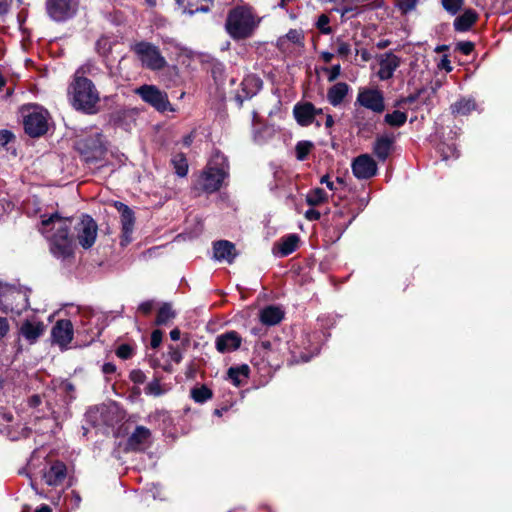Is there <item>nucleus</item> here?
Here are the masks:
<instances>
[{
    "instance_id": "f257e3e1",
    "label": "nucleus",
    "mask_w": 512,
    "mask_h": 512,
    "mask_svg": "<svg viewBox=\"0 0 512 512\" xmlns=\"http://www.w3.org/2000/svg\"><path fill=\"white\" fill-rule=\"evenodd\" d=\"M40 233L49 242L50 252L54 257L66 260L74 253L75 238L83 249L91 248L97 238L98 226L89 215L80 220L61 217L58 213L49 217L42 216Z\"/></svg>"
},
{
    "instance_id": "f03ea898",
    "label": "nucleus",
    "mask_w": 512,
    "mask_h": 512,
    "mask_svg": "<svg viewBox=\"0 0 512 512\" xmlns=\"http://www.w3.org/2000/svg\"><path fill=\"white\" fill-rule=\"evenodd\" d=\"M259 18L249 6H237L226 17L225 30L234 40L249 38L259 25Z\"/></svg>"
},
{
    "instance_id": "7ed1b4c3",
    "label": "nucleus",
    "mask_w": 512,
    "mask_h": 512,
    "mask_svg": "<svg viewBox=\"0 0 512 512\" xmlns=\"http://www.w3.org/2000/svg\"><path fill=\"white\" fill-rule=\"evenodd\" d=\"M72 106L86 114H95L100 101L99 92L93 82L83 76L74 77L68 91Z\"/></svg>"
},
{
    "instance_id": "20e7f679",
    "label": "nucleus",
    "mask_w": 512,
    "mask_h": 512,
    "mask_svg": "<svg viewBox=\"0 0 512 512\" xmlns=\"http://www.w3.org/2000/svg\"><path fill=\"white\" fill-rule=\"evenodd\" d=\"M225 162V158L223 156H216V164L219 166H214L212 163H209L207 168L200 174L198 179L195 182V189L212 193L217 191L226 177L227 173L223 164Z\"/></svg>"
},
{
    "instance_id": "39448f33",
    "label": "nucleus",
    "mask_w": 512,
    "mask_h": 512,
    "mask_svg": "<svg viewBox=\"0 0 512 512\" xmlns=\"http://www.w3.org/2000/svg\"><path fill=\"white\" fill-rule=\"evenodd\" d=\"M75 147L86 162L98 161L106 152L103 135L97 131L79 137Z\"/></svg>"
},
{
    "instance_id": "423d86ee",
    "label": "nucleus",
    "mask_w": 512,
    "mask_h": 512,
    "mask_svg": "<svg viewBox=\"0 0 512 512\" xmlns=\"http://www.w3.org/2000/svg\"><path fill=\"white\" fill-rule=\"evenodd\" d=\"M132 50L141 61V64L150 70H161L167 65V61L161 55L159 48L152 43L146 41L138 42L133 46Z\"/></svg>"
},
{
    "instance_id": "0eeeda50",
    "label": "nucleus",
    "mask_w": 512,
    "mask_h": 512,
    "mask_svg": "<svg viewBox=\"0 0 512 512\" xmlns=\"http://www.w3.org/2000/svg\"><path fill=\"white\" fill-rule=\"evenodd\" d=\"M135 94L158 112L174 111L171 106L168 95L155 85H142L135 89Z\"/></svg>"
},
{
    "instance_id": "6e6552de",
    "label": "nucleus",
    "mask_w": 512,
    "mask_h": 512,
    "mask_svg": "<svg viewBox=\"0 0 512 512\" xmlns=\"http://www.w3.org/2000/svg\"><path fill=\"white\" fill-rule=\"evenodd\" d=\"M24 128L28 135L38 137L43 135L48 129L47 110L33 106L24 119Z\"/></svg>"
},
{
    "instance_id": "1a4fd4ad",
    "label": "nucleus",
    "mask_w": 512,
    "mask_h": 512,
    "mask_svg": "<svg viewBox=\"0 0 512 512\" xmlns=\"http://www.w3.org/2000/svg\"><path fill=\"white\" fill-rule=\"evenodd\" d=\"M356 104L380 114L385 110L384 94L377 88H360L356 98Z\"/></svg>"
},
{
    "instance_id": "9d476101",
    "label": "nucleus",
    "mask_w": 512,
    "mask_h": 512,
    "mask_svg": "<svg viewBox=\"0 0 512 512\" xmlns=\"http://www.w3.org/2000/svg\"><path fill=\"white\" fill-rule=\"evenodd\" d=\"M76 0H47L46 9L49 17L57 22L66 21L73 17L77 11Z\"/></svg>"
},
{
    "instance_id": "9b49d317",
    "label": "nucleus",
    "mask_w": 512,
    "mask_h": 512,
    "mask_svg": "<svg viewBox=\"0 0 512 512\" xmlns=\"http://www.w3.org/2000/svg\"><path fill=\"white\" fill-rule=\"evenodd\" d=\"M293 115L297 123L301 126H309L315 124L321 126L319 116L323 115L321 108H316L311 102L297 103L293 108Z\"/></svg>"
},
{
    "instance_id": "f8f14e48",
    "label": "nucleus",
    "mask_w": 512,
    "mask_h": 512,
    "mask_svg": "<svg viewBox=\"0 0 512 512\" xmlns=\"http://www.w3.org/2000/svg\"><path fill=\"white\" fill-rule=\"evenodd\" d=\"M352 172L357 179H369L376 175L377 164L368 154L356 157L352 162Z\"/></svg>"
},
{
    "instance_id": "ddd939ff",
    "label": "nucleus",
    "mask_w": 512,
    "mask_h": 512,
    "mask_svg": "<svg viewBox=\"0 0 512 512\" xmlns=\"http://www.w3.org/2000/svg\"><path fill=\"white\" fill-rule=\"evenodd\" d=\"M377 61L379 64L377 76L382 81L391 79L401 64V59L392 52L380 54L377 56Z\"/></svg>"
},
{
    "instance_id": "4468645a",
    "label": "nucleus",
    "mask_w": 512,
    "mask_h": 512,
    "mask_svg": "<svg viewBox=\"0 0 512 512\" xmlns=\"http://www.w3.org/2000/svg\"><path fill=\"white\" fill-rule=\"evenodd\" d=\"M51 337L61 349L67 348L73 339V325L70 320H59L53 326Z\"/></svg>"
},
{
    "instance_id": "2eb2a0df",
    "label": "nucleus",
    "mask_w": 512,
    "mask_h": 512,
    "mask_svg": "<svg viewBox=\"0 0 512 512\" xmlns=\"http://www.w3.org/2000/svg\"><path fill=\"white\" fill-rule=\"evenodd\" d=\"M45 325L36 318L25 319L19 328V334L29 343L34 344L44 334Z\"/></svg>"
},
{
    "instance_id": "dca6fc26",
    "label": "nucleus",
    "mask_w": 512,
    "mask_h": 512,
    "mask_svg": "<svg viewBox=\"0 0 512 512\" xmlns=\"http://www.w3.org/2000/svg\"><path fill=\"white\" fill-rule=\"evenodd\" d=\"M29 289L9 288L6 295V301L10 304L12 312L21 314L23 310L29 307Z\"/></svg>"
},
{
    "instance_id": "f3484780",
    "label": "nucleus",
    "mask_w": 512,
    "mask_h": 512,
    "mask_svg": "<svg viewBox=\"0 0 512 512\" xmlns=\"http://www.w3.org/2000/svg\"><path fill=\"white\" fill-rule=\"evenodd\" d=\"M262 88V80L256 75H248L241 82V90L236 94L235 98L239 105L245 100L256 95Z\"/></svg>"
},
{
    "instance_id": "a211bd4d",
    "label": "nucleus",
    "mask_w": 512,
    "mask_h": 512,
    "mask_svg": "<svg viewBox=\"0 0 512 512\" xmlns=\"http://www.w3.org/2000/svg\"><path fill=\"white\" fill-rule=\"evenodd\" d=\"M151 443V431L144 426H137L127 440V448L132 451H142Z\"/></svg>"
},
{
    "instance_id": "6ab92c4d",
    "label": "nucleus",
    "mask_w": 512,
    "mask_h": 512,
    "mask_svg": "<svg viewBox=\"0 0 512 512\" xmlns=\"http://www.w3.org/2000/svg\"><path fill=\"white\" fill-rule=\"evenodd\" d=\"M67 476V467L63 462L55 461L43 473V480L49 486H59Z\"/></svg>"
},
{
    "instance_id": "aec40b11",
    "label": "nucleus",
    "mask_w": 512,
    "mask_h": 512,
    "mask_svg": "<svg viewBox=\"0 0 512 512\" xmlns=\"http://www.w3.org/2000/svg\"><path fill=\"white\" fill-rule=\"evenodd\" d=\"M241 337L235 331H229L216 338V348L221 353L231 352L239 348Z\"/></svg>"
},
{
    "instance_id": "412c9836",
    "label": "nucleus",
    "mask_w": 512,
    "mask_h": 512,
    "mask_svg": "<svg viewBox=\"0 0 512 512\" xmlns=\"http://www.w3.org/2000/svg\"><path fill=\"white\" fill-rule=\"evenodd\" d=\"M214 258L218 261H226L231 264L237 253L235 245L227 240H220L213 245Z\"/></svg>"
},
{
    "instance_id": "4be33fe9",
    "label": "nucleus",
    "mask_w": 512,
    "mask_h": 512,
    "mask_svg": "<svg viewBox=\"0 0 512 512\" xmlns=\"http://www.w3.org/2000/svg\"><path fill=\"white\" fill-rule=\"evenodd\" d=\"M299 237L296 234H290L279 240L273 247L274 255L285 257L294 252L298 246Z\"/></svg>"
},
{
    "instance_id": "5701e85b",
    "label": "nucleus",
    "mask_w": 512,
    "mask_h": 512,
    "mask_svg": "<svg viewBox=\"0 0 512 512\" xmlns=\"http://www.w3.org/2000/svg\"><path fill=\"white\" fill-rule=\"evenodd\" d=\"M350 87L345 82H338L328 89L327 99L329 103L336 107L340 105L347 96Z\"/></svg>"
},
{
    "instance_id": "b1692460",
    "label": "nucleus",
    "mask_w": 512,
    "mask_h": 512,
    "mask_svg": "<svg viewBox=\"0 0 512 512\" xmlns=\"http://www.w3.org/2000/svg\"><path fill=\"white\" fill-rule=\"evenodd\" d=\"M135 217L134 213L124 214L121 216V246H126L132 241V233L134 229Z\"/></svg>"
},
{
    "instance_id": "393cba45",
    "label": "nucleus",
    "mask_w": 512,
    "mask_h": 512,
    "mask_svg": "<svg viewBox=\"0 0 512 512\" xmlns=\"http://www.w3.org/2000/svg\"><path fill=\"white\" fill-rule=\"evenodd\" d=\"M392 143L393 138L389 136H380L376 139L373 147V152L378 159L384 161L388 158L391 151Z\"/></svg>"
},
{
    "instance_id": "a878e982",
    "label": "nucleus",
    "mask_w": 512,
    "mask_h": 512,
    "mask_svg": "<svg viewBox=\"0 0 512 512\" xmlns=\"http://www.w3.org/2000/svg\"><path fill=\"white\" fill-rule=\"evenodd\" d=\"M283 318V311L279 307L268 306L260 313V319L265 325H276Z\"/></svg>"
},
{
    "instance_id": "bb28decb",
    "label": "nucleus",
    "mask_w": 512,
    "mask_h": 512,
    "mask_svg": "<svg viewBox=\"0 0 512 512\" xmlns=\"http://www.w3.org/2000/svg\"><path fill=\"white\" fill-rule=\"evenodd\" d=\"M477 14L475 11L469 9L466 10L462 15L458 16L454 21V28L456 31H467L475 23Z\"/></svg>"
},
{
    "instance_id": "cd10ccee",
    "label": "nucleus",
    "mask_w": 512,
    "mask_h": 512,
    "mask_svg": "<svg viewBox=\"0 0 512 512\" xmlns=\"http://www.w3.org/2000/svg\"><path fill=\"white\" fill-rule=\"evenodd\" d=\"M476 108V104L471 98H461L453 105H451V111L454 115L465 116Z\"/></svg>"
},
{
    "instance_id": "c85d7f7f",
    "label": "nucleus",
    "mask_w": 512,
    "mask_h": 512,
    "mask_svg": "<svg viewBox=\"0 0 512 512\" xmlns=\"http://www.w3.org/2000/svg\"><path fill=\"white\" fill-rule=\"evenodd\" d=\"M249 367L247 365H241L238 367H230L227 375L228 379L231 380V382L235 386L241 385L242 381L244 379H247L249 376Z\"/></svg>"
},
{
    "instance_id": "c756f323",
    "label": "nucleus",
    "mask_w": 512,
    "mask_h": 512,
    "mask_svg": "<svg viewBox=\"0 0 512 512\" xmlns=\"http://www.w3.org/2000/svg\"><path fill=\"white\" fill-rule=\"evenodd\" d=\"M407 121V114L399 110H394L392 113H387L384 116L385 124L391 127H401Z\"/></svg>"
},
{
    "instance_id": "7c9ffc66",
    "label": "nucleus",
    "mask_w": 512,
    "mask_h": 512,
    "mask_svg": "<svg viewBox=\"0 0 512 512\" xmlns=\"http://www.w3.org/2000/svg\"><path fill=\"white\" fill-rule=\"evenodd\" d=\"M57 391L59 394L61 395H64V405H63V409H64V414H66V406L74 399V396H73V392H74V386L72 385V383L68 382V381H62L58 387H57Z\"/></svg>"
},
{
    "instance_id": "2f4dec72",
    "label": "nucleus",
    "mask_w": 512,
    "mask_h": 512,
    "mask_svg": "<svg viewBox=\"0 0 512 512\" xmlns=\"http://www.w3.org/2000/svg\"><path fill=\"white\" fill-rule=\"evenodd\" d=\"M175 317L172 306L168 303L163 304L157 314L156 324L165 325Z\"/></svg>"
},
{
    "instance_id": "473e14b6",
    "label": "nucleus",
    "mask_w": 512,
    "mask_h": 512,
    "mask_svg": "<svg viewBox=\"0 0 512 512\" xmlns=\"http://www.w3.org/2000/svg\"><path fill=\"white\" fill-rule=\"evenodd\" d=\"M327 198L326 192L321 188H315L306 196V201L310 206H317L323 203Z\"/></svg>"
},
{
    "instance_id": "72a5a7b5",
    "label": "nucleus",
    "mask_w": 512,
    "mask_h": 512,
    "mask_svg": "<svg viewBox=\"0 0 512 512\" xmlns=\"http://www.w3.org/2000/svg\"><path fill=\"white\" fill-rule=\"evenodd\" d=\"M191 397L197 403H204L211 399L212 392L206 386L196 387L191 390Z\"/></svg>"
},
{
    "instance_id": "f704fd0d",
    "label": "nucleus",
    "mask_w": 512,
    "mask_h": 512,
    "mask_svg": "<svg viewBox=\"0 0 512 512\" xmlns=\"http://www.w3.org/2000/svg\"><path fill=\"white\" fill-rule=\"evenodd\" d=\"M175 172L178 176L184 177L188 173V163L183 154H178L172 159Z\"/></svg>"
},
{
    "instance_id": "c9c22d12",
    "label": "nucleus",
    "mask_w": 512,
    "mask_h": 512,
    "mask_svg": "<svg viewBox=\"0 0 512 512\" xmlns=\"http://www.w3.org/2000/svg\"><path fill=\"white\" fill-rule=\"evenodd\" d=\"M313 143L310 141H299L296 144V157L298 160L303 161L310 153Z\"/></svg>"
},
{
    "instance_id": "e433bc0d",
    "label": "nucleus",
    "mask_w": 512,
    "mask_h": 512,
    "mask_svg": "<svg viewBox=\"0 0 512 512\" xmlns=\"http://www.w3.org/2000/svg\"><path fill=\"white\" fill-rule=\"evenodd\" d=\"M335 42L337 44V55L341 58H347L352 52L351 45L340 37Z\"/></svg>"
},
{
    "instance_id": "4c0bfd02",
    "label": "nucleus",
    "mask_w": 512,
    "mask_h": 512,
    "mask_svg": "<svg viewBox=\"0 0 512 512\" xmlns=\"http://www.w3.org/2000/svg\"><path fill=\"white\" fill-rule=\"evenodd\" d=\"M463 3L464 0H442L443 8L451 15L457 14Z\"/></svg>"
},
{
    "instance_id": "58836bf2",
    "label": "nucleus",
    "mask_w": 512,
    "mask_h": 512,
    "mask_svg": "<svg viewBox=\"0 0 512 512\" xmlns=\"http://www.w3.org/2000/svg\"><path fill=\"white\" fill-rule=\"evenodd\" d=\"M186 1L187 0H176L177 5L179 6V8L182 9V13L193 15V14H195L197 12H208L209 11V7L208 6H204V5L198 6L195 9L188 8L185 5Z\"/></svg>"
},
{
    "instance_id": "ea45409f",
    "label": "nucleus",
    "mask_w": 512,
    "mask_h": 512,
    "mask_svg": "<svg viewBox=\"0 0 512 512\" xmlns=\"http://www.w3.org/2000/svg\"><path fill=\"white\" fill-rule=\"evenodd\" d=\"M329 17L325 14H321L319 17H318V20L316 22V26L317 28L321 31L322 34H331L332 33V29L331 27L329 26Z\"/></svg>"
},
{
    "instance_id": "a19ab883",
    "label": "nucleus",
    "mask_w": 512,
    "mask_h": 512,
    "mask_svg": "<svg viewBox=\"0 0 512 512\" xmlns=\"http://www.w3.org/2000/svg\"><path fill=\"white\" fill-rule=\"evenodd\" d=\"M439 152L441 153L442 159L447 161L450 157H458V151L454 145L445 146L441 145L439 147Z\"/></svg>"
},
{
    "instance_id": "79ce46f5",
    "label": "nucleus",
    "mask_w": 512,
    "mask_h": 512,
    "mask_svg": "<svg viewBox=\"0 0 512 512\" xmlns=\"http://www.w3.org/2000/svg\"><path fill=\"white\" fill-rule=\"evenodd\" d=\"M97 71H98V68L94 64L88 62V63H85L84 65H82L79 69H77V71L75 73V77L76 76L85 77L84 75H86V74L93 76L96 74Z\"/></svg>"
},
{
    "instance_id": "37998d69",
    "label": "nucleus",
    "mask_w": 512,
    "mask_h": 512,
    "mask_svg": "<svg viewBox=\"0 0 512 512\" xmlns=\"http://www.w3.org/2000/svg\"><path fill=\"white\" fill-rule=\"evenodd\" d=\"M145 392L149 395L160 396L163 393V390L161 388L160 382L155 379L148 383L145 388Z\"/></svg>"
},
{
    "instance_id": "c03bdc74",
    "label": "nucleus",
    "mask_w": 512,
    "mask_h": 512,
    "mask_svg": "<svg viewBox=\"0 0 512 512\" xmlns=\"http://www.w3.org/2000/svg\"><path fill=\"white\" fill-rule=\"evenodd\" d=\"M286 38L294 44L303 46V33L297 29H291L286 34Z\"/></svg>"
},
{
    "instance_id": "a18cd8bd",
    "label": "nucleus",
    "mask_w": 512,
    "mask_h": 512,
    "mask_svg": "<svg viewBox=\"0 0 512 512\" xmlns=\"http://www.w3.org/2000/svg\"><path fill=\"white\" fill-rule=\"evenodd\" d=\"M397 7L403 12L408 13L415 9L417 0H396Z\"/></svg>"
},
{
    "instance_id": "49530a36",
    "label": "nucleus",
    "mask_w": 512,
    "mask_h": 512,
    "mask_svg": "<svg viewBox=\"0 0 512 512\" xmlns=\"http://www.w3.org/2000/svg\"><path fill=\"white\" fill-rule=\"evenodd\" d=\"M116 355L121 359H129L133 355V350L129 345L122 344L117 348Z\"/></svg>"
},
{
    "instance_id": "de8ad7c7",
    "label": "nucleus",
    "mask_w": 512,
    "mask_h": 512,
    "mask_svg": "<svg viewBox=\"0 0 512 512\" xmlns=\"http://www.w3.org/2000/svg\"><path fill=\"white\" fill-rule=\"evenodd\" d=\"M327 70L329 71V75H328L329 82L335 81L341 74L340 64L333 65L330 69H327Z\"/></svg>"
},
{
    "instance_id": "09e8293b",
    "label": "nucleus",
    "mask_w": 512,
    "mask_h": 512,
    "mask_svg": "<svg viewBox=\"0 0 512 512\" xmlns=\"http://www.w3.org/2000/svg\"><path fill=\"white\" fill-rule=\"evenodd\" d=\"M474 48V45L472 42H459L457 44V49L461 51L465 55H469Z\"/></svg>"
},
{
    "instance_id": "8fccbe9b",
    "label": "nucleus",
    "mask_w": 512,
    "mask_h": 512,
    "mask_svg": "<svg viewBox=\"0 0 512 512\" xmlns=\"http://www.w3.org/2000/svg\"><path fill=\"white\" fill-rule=\"evenodd\" d=\"M10 325L5 317L0 316V340L4 338L9 332Z\"/></svg>"
},
{
    "instance_id": "3c124183",
    "label": "nucleus",
    "mask_w": 512,
    "mask_h": 512,
    "mask_svg": "<svg viewBox=\"0 0 512 512\" xmlns=\"http://www.w3.org/2000/svg\"><path fill=\"white\" fill-rule=\"evenodd\" d=\"M14 138L13 134L8 130L0 131V145H7Z\"/></svg>"
},
{
    "instance_id": "603ef678",
    "label": "nucleus",
    "mask_w": 512,
    "mask_h": 512,
    "mask_svg": "<svg viewBox=\"0 0 512 512\" xmlns=\"http://www.w3.org/2000/svg\"><path fill=\"white\" fill-rule=\"evenodd\" d=\"M169 357L173 362L180 363L182 361L183 355L179 349L170 347Z\"/></svg>"
},
{
    "instance_id": "864d4df0",
    "label": "nucleus",
    "mask_w": 512,
    "mask_h": 512,
    "mask_svg": "<svg viewBox=\"0 0 512 512\" xmlns=\"http://www.w3.org/2000/svg\"><path fill=\"white\" fill-rule=\"evenodd\" d=\"M162 341V332L160 330H154L151 334V346L157 348Z\"/></svg>"
},
{
    "instance_id": "5fc2aeb1",
    "label": "nucleus",
    "mask_w": 512,
    "mask_h": 512,
    "mask_svg": "<svg viewBox=\"0 0 512 512\" xmlns=\"http://www.w3.org/2000/svg\"><path fill=\"white\" fill-rule=\"evenodd\" d=\"M13 420V415L11 412L6 411L5 409H0V425L4 423H9Z\"/></svg>"
},
{
    "instance_id": "6e6d98bb",
    "label": "nucleus",
    "mask_w": 512,
    "mask_h": 512,
    "mask_svg": "<svg viewBox=\"0 0 512 512\" xmlns=\"http://www.w3.org/2000/svg\"><path fill=\"white\" fill-rule=\"evenodd\" d=\"M320 212L315 210V209H308L306 212H305V218L309 221H315V220H318L320 219Z\"/></svg>"
},
{
    "instance_id": "4d7b16f0",
    "label": "nucleus",
    "mask_w": 512,
    "mask_h": 512,
    "mask_svg": "<svg viewBox=\"0 0 512 512\" xmlns=\"http://www.w3.org/2000/svg\"><path fill=\"white\" fill-rule=\"evenodd\" d=\"M152 308H153V302L145 301L139 305L138 310L144 314H148L151 312Z\"/></svg>"
},
{
    "instance_id": "13d9d810",
    "label": "nucleus",
    "mask_w": 512,
    "mask_h": 512,
    "mask_svg": "<svg viewBox=\"0 0 512 512\" xmlns=\"http://www.w3.org/2000/svg\"><path fill=\"white\" fill-rule=\"evenodd\" d=\"M441 69H444L446 70L447 72H450L452 71V66H451V62L450 60L448 59V56L447 55H444L438 65Z\"/></svg>"
},
{
    "instance_id": "bf43d9fd",
    "label": "nucleus",
    "mask_w": 512,
    "mask_h": 512,
    "mask_svg": "<svg viewBox=\"0 0 512 512\" xmlns=\"http://www.w3.org/2000/svg\"><path fill=\"white\" fill-rule=\"evenodd\" d=\"M114 205L117 208V210L120 212L121 216L124 214H129V213L133 212L127 205H125L122 202L117 201V202H115Z\"/></svg>"
},
{
    "instance_id": "052dcab7",
    "label": "nucleus",
    "mask_w": 512,
    "mask_h": 512,
    "mask_svg": "<svg viewBox=\"0 0 512 512\" xmlns=\"http://www.w3.org/2000/svg\"><path fill=\"white\" fill-rule=\"evenodd\" d=\"M131 378L136 383H142L144 381V374L141 371H133L131 373Z\"/></svg>"
},
{
    "instance_id": "680f3d73",
    "label": "nucleus",
    "mask_w": 512,
    "mask_h": 512,
    "mask_svg": "<svg viewBox=\"0 0 512 512\" xmlns=\"http://www.w3.org/2000/svg\"><path fill=\"white\" fill-rule=\"evenodd\" d=\"M321 184H325L328 189L333 190L334 189V183L330 180L328 175H324L320 179Z\"/></svg>"
},
{
    "instance_id": "e2e57ef3",
    "label": "nucleus",
    "mask_w": 512,
    "mask_h": 512,
    "mask_svg": "<svg viewBox=\"0 0 512 512\" xmlns=\"http://www.w3.org/2000/svg\"><path fill=\"white\" fill-rule=\"evenodd\" d=\"M102 370H103V372H104L105 374H111V373H114V372H115L116 367H115V365H114V364H112V363H105V364L103 365Z\"/></svg>"
},
{
    "instance_id": "0e129e2a",
    "label": "nucleus",
    "mask_w": 512,
    "mask_h": 512,
    "mask_svg": "<svg viewBox=\"0 0 512 512\" xmlns=\"http://www.w3.org/2000/svg\"><path fill=\"white\" fill-rule=\"evenodd\" d=\"M41 404V398L40 396L38 395H33L32 397H30L29 399V405L31 407H37L38 405Z\"/></svg>"
},
{
    "instance_id": "69168bd1",
    "label": "nucleus",
    "mask_w": 512,
    "mask_h": 512,
    "mask_svg": "<svg viewBox=\"0 0 512 512\" xmlns=\"http://www.w3.org/2000/svg\"><path fill=\"white\" fill-rule=\"evenodd\" d=\"M9 1L8 0H0V14H5L9 10Z\"/></svg>"
},
{
    "instance_id": "338daca9",
    "label": "nucleus",
    "mask_w": 512,
    "mask_h": 512,
    "mask_svg": "<svg viewBox=\"0 0 512 512\" xmlns=\"http://www.w3.org/2000/svg\"><path fill=\"white\" fill-rule=\"evenodd\" d=\"M334 55L330 52L324 51L321 53V58L325 63H330Z\"/></svg>"
},
{
    "instance_id": "774afa93",
    "label": "nucleus",
    "mask_w": 512,
    "mask_h": 512,
    "mask_svg": "<svg viewBox=\"0 0 512 512\" xmlns=\"http://www.w3.org/2000/svg\"><path fill=\"white\" fill-rule=\"evenodd\" d=\"M35 512H52L51 508L46 505V504H43L41 505L40 507H38Z\"/></svg>"
}]
</instances>
